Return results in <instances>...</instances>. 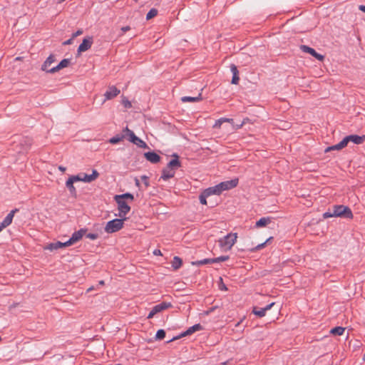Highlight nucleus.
I'll use <instances>...</instances> for the list:
<instances>
[{"mask_svg": "<svg viewBox=\"0 0 365 365\" xmlns=\"http://www.w3.org/2000/svg\"><path fill=\"white\" fill-rule=\"evenodd\" d=\"M140 179H141L143 183L144 184L145 187L147 188L149 186L148 178L145 175H143V176H141Z\"/></svg>", "mask_w": 365, "mask_h": 365, "instance_id": "nucleus-36", "label": "nucleus"}, {"mask_svg": "<svg viewBox=\"0 0 365 365\" xmlns=\"http://www.w3.org/2000/svg\"><path fill=\"white\" fill-rule=\"evenodd\" d=\"M117 196L122 197V199H123L124 200L125 199H129L130 201L133 200V195H131L130 193H125V194H123V195H117Z\"/></svg>", "mask_w": 365, "mask_h": 365, "instance_id": "nucleus-35", "label": "nucleus"}, {"mask_svg": "<svg viewBox=\"0 0 365 365\" xmlns=\"http://www.w3.org/2000/svg\"><path fill=\"white\" fill-rule=\"evenodd\" d=\"M230 70H231V72L232 73L233 76L239 75L238 70H237V66L235 65L232 64L230 66Z\"/></svg>", "mask_w": 365, "mask_h": 365, "instance_id": "nucleus-37", "label": "nucleus"}, {"mask_svg": "<svg viewBox=\"0 0 365 365\" xmlns=\"http://www.w3.org/2000/svg\"><path fill=\"white\" fill-rule=\"evenodd\" d=\"M165 336V331L163 329H159L155 335V339L158 340H162Z\"/></svg>", "mask_w": 365, "mask_h": 365, "instance_id": "nucleus-32", "label": "nucleus"}, {"mask_svg": "<svg viewBox=\"0 0 365 365\" xmlns=\"http://www.w3.org/2000/svg\"><path fill=\"white\" fill-rule=\"evenodd\" d=\"M222 120L223 123H233V119H232V118H222Z\"/></svg>", "mask_w": 365, "mask_h": 365, "instance_id": "nucleus-44", "label": "nucleus"}, {"mask_svg": "<svg viewBox=\"0 0 365 365\" xmlns=\"http://www.w3.org/2000/svg\"><path fill=\"white\" fill-rule=\"evenodd\" d=\"M272 218L270 217H262L256 222L257 227H266L272 222Z\"/></svg>", "mask_w": 365, "mask_h": 365, "instance_id": "nucleus-23", "label": "nucleus"}, {"mask_svg": "<svg viewBox=\"0 0 365 365\" xmlns=\"http://www.w3.org/2000/svg\"><path fill=\"white\" fill-rule=\"evenodd\" d=\"M222 289H225V290H226V289H227V288H226L225 286H223Z\"/></svg>", "mask_w": 365, "mask_h": 365, "instance_id": "nucleus-57", "label": "nucleus"}, {"mask_svg": "<svg viewBox=\"0 0 365 365\" xmlns=\"http://www.w3.org/2000/svg\"><path fill=\"white\" fill-rule=\"evenodd\" d=\"M243 125H244L241 123L239 125H233L232 128H233L234 130H238V129L241 128Z\"/></svg>", "mask_w": 365, "mask_h": 365, "instance_id": "nucleus-45", "label": "nucleus"}, {"mask_svg": "<svg viewBox=\"0 0 365 365\" xmlns=\"http://www.w3.org/2000/svg\"><path fill=\"white\" fill-rule=\"evenodd\" d=\"M237 239V234L233 232H230L222 238H220L218 240V243L222 251L227 252L230 250L233 245L236 243Z\"/></svg>", "mask_w": 365, "mask_h": 365, "instance_id": "nucleus-2", "label": "nucleus"}, {"mask_svg": "<svg viewBox=\"0 0 365 365\" xmlns=\"http://www.w3.org/2000/svg\"><path fill=\"white\" fill-rule=\"evenodd\" d=\"M99 283H100L101 284H104V282H103V281H101Z\"/></svg>", "mask_w": 365, "mask_h": 365, "instance_id": "nucleus-56", "label": "nucleus"}, {"mask_svg": "<svg viewBox=\"0 0 365 365\" xmlns=\"http://www.w3.org/2000/svg\"><path fill=\"white\" fill-rule=\"evenodd\" d=\"M122 103L125 108H130L131 107V103L128 99H123L122 101Z\"/></svg>", "mask_w": 365, "mask_h": 365, "instance_id": "nucleus-40", "label": "nucleus"}, {"mask_svg": "<svg viewBox=\"0 0 365 365\" xmlns=\"http://www.w3.org/2000/svg\"><path fill=\"white\" fill-rule=\"evenodd\" d=\"M135 182L136 186L140 187V181L138 179L135 178Z\"/></svg>", "mask_w": 365, "mask_h": 365, "instance_id": "nucleus-53", "label": "nucleus"}, {"mask_svg": "<svg viewBox=\"0 0 365 365\" xmlns=\"http://www.w3.org/2000/svg\"><path fill=\"white\" fill-rule=\"evenodd\" d=\"M173 159L168 163L167 166L163 170L161 178L167 180L174 177L175 170L181 166L179 161V156L177 154L172 155Z\"/></svg>", "mask_w": 365, "mask_h": 365, "instance_id": "nucleus-1", "label": "nucleus"}, {"mask_svg": "<svg viewBox=\"0 0 365 365\" xmlns=\"http://www.w3.org/2000/svg\"><path fill=\"white\" fill-rule=\"evenodd\" d=\"M5 228V227H3L1 222L0 223V232L4 229Z\"/></svg>", "mask_w": 365, "mask_h": 365, "instance_id": "nucleus-55", "label": "nucleus"}, {"mask_svg": "<svg viewBox=\"0 0 365 365\" xmlns=\"http://www.w3.org/2000/svg\"><path fill=\"white\" fill-rule=\"evenodd\" d=\"M124 138H125V135H122L121 137H119V136H115V137H113L111 138L110 140H109V142L111 143V144H116L119 142H120Z\"/></svg>", "mask_w": 365, "mask_h": 365, "instance_id": "nucleus-31", "label": "nucleus"}, {"mask_svg": "<svg viewBox=\"0 0 365 365\" xmlns=\"http://www.w3.org/2000/svg\"><path fill=\"white\" fill-rule=\"evenodd\" d=\"M78 182V180H76V178L75 175L70 176L69 178L66 182V186L68 189V190L71 195L76 194V189L73 185L74 182Z\"/></svg>", "mask_w": 365, "mask_h": 365, "instance_id": "nucleus-15", "label": "nucleus"}, {"mask_svg": "<svg viewBox=\"0 0 365 365\" xmlns=\"http://www.w3.org/2000/svg\"><path fill=\"white\" fill-rule=\"evenodd\" d=\"M130 29V26H127L122 27L121 31L123 32H126V31H129Z\"/></svg>", "mask_w": 365, "mask_h": 365, "instance_id": "nucleus-47", "label": "nucleus"}, {"mask_svg": "<svg viewBox=\"0 0 365 365\" xmlns=\"http://www.w3.org/2000/svg\"><path fill=\"white\" fill-rule=\"evenodd\" d=\"M274 305V302H272V303L267 305L264 308L259 309V308L255 307H253L252 312L257 317H262L265 316L267 311L271 309Z\"/></svg>", "mask_w": 365, "mask_h": 365, "instance_id": "nucleus-14", "label": "nucleus"}, {"mask_svg": "<svg viewBox=\"0 0 365 365\" xmlns=\"http://www.w3.org/2000/svg\"><path fill=\"white\" fill-rule=\"evenodd\" d=\"M18 211L17 209H15V210H11L8 215L7 216L4 218V220L1 222V224L3 225V227H8L11 222H12V220H13V218H14V214Z\"/></svg>", "mask_w": 365, "mask_h": 365, "instance_id": "nucleus-21", "label": "nucleus"}, {"mask_svg": "<svg viewBox=\"0 0 365 365\" xmlns=\"http://www.w3.org/2000/svg\"><path fill=\"white\" fill-rule=\"evenodd\" d=\"M145 159L151 163H157L160 162L161 158L155 152H148L144 153Z\"/></svg>", "mask_w": 365, "mask_h": 365, "instance_id": "nucleus-19", "label": "nucleus"}, {"mask_svg": "<svg viewBox=\"0 0 365 365\" xmlns=\"http://www.w3.org/2000/svg\"><path fill=\"white\" fill-rule=\"evenodd\" d=\"M222 123H223V122H222V118H220L215 121V124L213 125V128H220Z\"/></svg>", "mask_w": 365, "mask_h": 365, "instance_id": "nucleus-38", "label": "nucleus"}, {"mask_svg": "<svg viewBox=\"0 0 365 365\" xmlns=\"http://www.w3.org/2000/svg\"><path fill=\"white\" fill-rule=\"evenodd\" d=\"M346 145V143H345V141H344V140H342L341 142H339V143L334 145H332V146H330V147H328L325 149V153H327V152H329L331 150H341L343 149L344 148H345Z\"/></svg>", "mask_w": 365, "mask_h": 365, "instance_id": "nucleus-24", "label": "nucleus"}, {"mask_svg": "<svg viewBox=\"0 0 365 365\" xmlns=\"http://www.w3.org/2000/svg\"><path fill=\"white\" fill-rule=\"evenodd\" d=\"M85 233H86V230L83 229H81L77 232H75L72 235L71 237L68 241H66L67 246L69 247V246L73 245L74 243L77 242L78 241H79L83 237V236L84 235Z\"/></svg>", "mask_w": 365, "mask_h": 365, "instance_id": "nucleus-12", "label": "nucleus"}, {"mask_svg": "<svg viewBox=\"0 0 365 365\" xmlns=\"http://www.w3.org/2000/svg\"><path fill=\"white\" fill-rule=\"evenodd\" d=\"M240 81L239 75L233 76L232 79V84H238Z\"/></svg>", "mask_w": 365, "mask_h": 365, "instance_id": "nucleus-39", "label": "nucleus"}, {"mask_svg": "<svg viewBox=\"0 0 365 365\" xmlns=\"http://www.w3.org/2000/svg\"><path fill=\"white\" fill-rule=\"evenodd\" d=\"M135 1H138V0H134Z\"/></svg>", "mask_w": 365, "mask_h": 365, "instance_id": "nucleus-61", "label": "nucleus"}, {"mask_svg": "<svg viewBox=\"0 0 365 365\" xmlns=\"http://www.w3.org/2000/svg\"><path fill=\"white\" fill-rule=\"evenodd\" d=\"M229 259L228 256H222L216 258H212V262L215 263L227 261Z\"/></svg>", "mask_w": 365, "mask_h": 365, "instance_id": "nucleus-34", "label": "nucleus"}, {"mask_svg": "<svg viewBox=\"0 0 365 365\" xmlns=\"http://www.w3.org/2000/svg\"><path fill=\"white\" fill-rule=\"evenodd\" d=\"M238 184V179H233L231 180H227L225 182H222L215 186L210 187L212 193L215 195H220L223 191L229 190L232 188L235 187Z\"/></svg>", "mask_w": 365, "mask_h": 365, "instance_id": "nucleus-3", "label": "nucleus"}, {"mask_svg": "<svg viewBox=\"0 0 365 365\" xmlns=\"http://www.w3.org/2000/svg\"><path fill=\"white\" fill-rule=\"evenodd\" d=\"M75 176L78 182H91L98 178L99 173L96 170H93L91 175L81 173Z\"/></svg>", "mask_w": 365, "mask_h": 365, "instance_id": "nucleus-7", "label": "nucleus"}, {"mask_svg": "<svg viewBox=\"0 0 365 365\" xmlns=\"http://www.w3.org/2000/svg\"><path fill=\"white\" fill-rule=\"evenodd\" d=\"M344 141H345L346 145H347L349 142H352L354 144H361L365 140V135H350L346 137H345L344 139Z\"/></svg>", "mask_w": 365, "mask_h": 365, "instance_id": "nucleus-9", "label": "nucleus"}, {"mask_svg": "<svg viewBox=\"0 0 365 365\" xmlns=\"http://www.w3.org/2000/svg\"><path fill=\"white\" fill-rule=\"evenodd\" d=\"M171 264L173 268L177 270L182 266V260L178 257H174Z\"/></svg>", "mask_w": 365, "mask_h": 365, "instance_id": "nucleus-26", "label": "nucleus"}, {"mask_svg": "<svg viewBox=\"0 0 365 365\" xmlns=\"http://www.w3.org/2000/svg\"><path fill=\"white\" fill-rule=\"evenodd\" d=\"M266 242H264V243H262L260 245H258L257 247H256V250H260L262 249V247H264V245H265Z\"/></svg>", "mask_w": 365, "mask_h": 365, "instance_id": "nucleus-49", "label": "nucleus"}, {"mask_svg": "<svg viewBox=\"0 0 365 365\" xmlns=\"http://www.w3.org/2000/svg\"><path fill=\"white\" fill-rule=\"evenodd\" d=\"M202 329V326L200 324H195L194 326L190 327L187 331H185V332L182 333L179 336L174 337L170 341L175 340V339H180V338H181L182 336L190 335V334H193L194 332L197 331H200Z\"/></svg>", "mask_w": 365, "mask_h": 365, "instance_id": "nucleus-13", "label": "nucleus"}, {"mask_svg": "<svg viewBox=\"0 0 365 365\" xmlns=\"http://www.w3.org/2000/svg\"><path fill=\"white\" fill-rule=\"evenodd\" d=\"M73 38H70L67 41H66L65 42L63 43V45H68V44H71L72 43V41H73Z\"/></svg>", "mask_w": 365, "mask_h": 365, "instance_id": "nucleus-48", "label": "nucleus"}, {"mask_svg": "<svg viewBox=\"0 0 365 365\" xmlns=\"http://www.w3.org/2000/svg\"><path fill=\"white\" fill-rule=\"evenodd\" d=\"M5 228V227H3L1 222L0 223V232L4 229Z\"/></svg>", "mask_w": 365, "mask_h": 365, "instance_id": "nucleus-54", "label": "nucleus"}, {"mask_svg": "<svg viewBox=\"0 0 365 365\" xmlns=\"http://www.w3.org/2000/svg\"><path fill=\"white\" fill-rule=\"evenodd\" d=\"M212 260V259H205L203 260L192 262V264L202 265V264H209V263H214Z\"/></svg>", "mask_w": 365, "mask_h": 365, "instance_id": "nucleus-33", "label": "nucleus"}, {"mask_svg": "<svg viewBox=\"0 0 365 365\" xmlns=\"http://www.w3.org/2000/svg\"><path fill=\"white\" fill-rule=\"evenodd\" d=\"M120 93V90L115 86H110L108 88L107 91L105 93V101L110 100L114 97L117 96Z\"/></svg>", "mask_w": 365, "mask_h": 365, "instance_id": "nucleus-17", "label": "nucleus"}, {"mask_svg": "<svg viewBox=\"0 0 365 365\" xmlns=\"http://www.w3.org/2000/svg\"><path fill=\"white\" fill-rule=\"evenodd\" d=\"M123 133L124 134L123 135H125V138H128V140L130 142L131 140H133V138H135L136 136L133 131H132L127 127L123 130Z\"/></svg>", "mask_w": 365, "mask_h": 365, "instance_id": "nucleus-28", "label": "nucleus"}, {"mask_svg": "<svg viewBox=\"0 0 365 365\" xmlns=\"http://www.w3.org/2000/svg\"><path fill=\"white\" fill-rule=\"evenodd\" d=\"M66 247H68L66 242H55L48 244L46 246L44 247V249L52 252V251L57 250L58 249L64 248Z\"/></svg>", "mask_w": 365, "mask_h": 365, "instance_id": "nucleus-16", "label": "nucleus"}, {"mask_svg": "<svg viewBox=\"0 0 365 365\" xmlns=\"http://www.w3.org/2000/svg\"><path fill=\"white\" fill-rule=\"evenodd\" d=\"M126 218L120 217L114 219L107 222L105 227V231L107 233H113L119 231L123 227L124 221Z\"/></svg>", "mask_w": 365, "mask_h": 365, "instance_id": "nucleus-5", "label": "nucleus"}, {"mask_svg": "<svg viewBox=\"0 0 365 365\" xmlns=\"http://www.w3.org/2000/svg\"><path fill=\"white\" fill-rule=\"evenodd\" d=\"M212 195H215L212 193V190L210 187L206 189L200 195V202L202 205H207V200L206 198Z\"/></svg>", "mask_w": 365, "mask_h": 365, "instance_id": "nucleus-22", "label": "nucleus"}, {"mask_svg": "<svg viewBox=\"0 0 365 365\" xmlns=\"http://www.w3.org/2000/svg\"><path fill=\"white\" fill-rule=\"evenodd\" d=\"M300 49L303 52L309 53L310 55H312V56H314V58H316L317 60H319L320 61H322L324 59V56L323 55L317 53L314 48H312L308 46L302 45L300 46Z\"/></svg>", "mask_w": 365, "mask_h": 365, "instance_id": "nucleus-11", "label": "nucleus"}, {"mask_svg": "<svg viewBox=\"0 0 365 365\" xmlns=\"http://www.w3.org/2000/svg\"><path fill=\"white\" fill-rule=\"evenodd\" d=\"M70 59H63L56 66L52 67L50 70L51 73L58 72V71L68 67L70 65Z\"/></svg>", "mask_w": 365, "mask_h": 365, "instance_id": "nucleus-18", "label": "nucleus"}, {"mask_svg": "<svg viewBox=\"0 0 365 365\" xmlns=\"http://www.w3.org/2000/svg\"><path fill=\"white\" fill-rule=\"evenodd\" d=\"M58 1H59V2H63V1H64L65 0H58Z\"/></svg>", "mask_w": 365, "mask_h": 365, "instance_id": "nucleus-58", "label": "nucleus"}, {"mask_svg": "<svg viewBox=\"0 0 365 365\" xmlns=\"http://www.w3.org/2000/svg\"><path fill=\"white\" fill-rule=\"evenodd\" d=\"M202 100V95L201 93H199V95L197 97H190V96H184L181 98V101L183 103L187 102H198Z\"/></svg>", "mask_w": 365, "mask_h": 365, "instance_id": "nucleus-25", "label": "nucleus"}, {"mask_svg": "<svg viewBox=\"0 0 365 365\" xmlns=\"http://www.w3.org/2000/svg\"><path fill=\"white\" fill-rule=\"evenodd\" d=\"M131 143H133V144L136 145L137 146H138L140 148H148L147 144L137 136H135V138H134L133 140H131Z\"/></svg>", "mask_w": 365, "mask_h": 365, "instance_id": "nucleus-27", "label": "nucleus"}, {"mask_svg": "<svg viewBox=\"0 0 365 365\" xmlns=\"http://www.w3.org/2000/svg\"><path fill=\"white\" fill-rule=\"evenodd\" d=\"M221 365H226V363H225V362H224V363H222Z\"/></svg>", "mask_w": 365, "mask_h": 365, "instance_id": "nucleus-59", "label": "nucleus"}, {"mask_svg": "<svg viewBox=\"0 0 365 365\" xmlns=\"http://www.w3.org/2000/svg\"><path fill=\"white\" fill-rule=\"evenodd\" d=\"M153 255H158V256H161L162 255V252L160 250H155L153 251Z\"/></svg>", "mask_w": 365, "mask_h": 365, "instance_id": "nucleus-46", "label": "nucleus"}, {"mask_svg": "<svg viewBox=\"0 0 365 365\" xmlns=\"http://www.w3.org/2000/svg\"><path fill=\"white\" fill-rule=\"evenodd\" d=\"M249 121H250V119H249V118H245V119L242 120V123L243 125H245L246 123H247V122H249Z\"/></svg>", "mask_w": 365, "mask_h": 365, "instance_id": "nucleus-52", "label": "nucleus"}, {"mask_svg": "<svg viewBox=\"0 0 365 365\" xmlns=\"http://www.w3.org/2000/svg\"><path fill=\"white\" fill-rule=\"evenodd\" d=\"M170 307H172V304L169 302H162L159 304L155 305L153 307L151 311L150 312L148 319L153 318L156 314L161 312L162 311L167 309Z\"/></svg>", "mask_w": 365, "mask_h": 365, "instance_id": "nucleus-8", "label": "nucleus"}, {"mask_svg": "<svg viewBox=\"0 0 365 365\" xmlns=\"http://www.w3.org/2000/svg\"><path fill=\"white\" fill-rule=\"evenodd\" d=\"M114 198L118 204V209L119 211L118 214L116 215L119 217L125 218L124 217L125 215L128 214L130 210V206L127 204L125 200L122 199V197L115 195Z\"/></svg>", "mask_w": 365, "mask_h": 365, "instance_id": "nucleus-6", "label": "nucleus"}, {"mask_svg": "<svg viewBox=\"0 0 365 365\" xmlns=\"http://www.w3.org/2000/svg\"><path fill=\"white\" fill-rule=\"evenodd\" d=\"M58 170L62 171V172H65L66 168L65 167H63L61 165L58 166Z\"/></svg>", "mask_w": 365, "mask_h": 365, "instance_id": "nucleus-50", "label": "nucleus"}, {"mask_svg": "<svg viewBox=\"0 0 365 365\" xmlns=\"http://www.w3.org/2000/svg\"><path fill=\"white\" fill-rule=\"evenodd\" d=\"M323 217L324 219H327L329 217H334V215H332V212L328 211L323 214Z\"/></svg>", "mask_w": 365, "mask_h": 365, "instance_id": "nucleus-41", "label": "nucleus"}, {"mask_svg": "<svg viewBox=\"0 0 365 365\" xmlns=\"http://www.w3.org/2000/svg\"><path fill=\"white\" fill-rule=\"evenodd\" d=\"M364 360H365V354H364Z\"/></svg>", "mask_w": 365, "mask_h": 365, "instance_id": "nucleus-60", "label": "nucleus"}, {"mask_svg": "<svg viewBox=\"0 0 365 365\" xmlns=\"http://www.w3.org/2000/svg\"><path fill=\"white\" fill-rule=\"evenodd\" d=\"M82 34H83V31H82V30H81V29H79V30H78L76 32H75V33H73V34H72V38H76V37H77V36H78L81 35Z\"/></svg>", "mask_w": 365, "mask_h": 365, "instance_id": "nucleus-43", "label": "nucleus"}, {"mask_svg": "<svg viewBox=\"0 0 365 365\" xmlns=\"http://www.w3.org/2000/svg\"><path fill=\"white\" fill-rule=\"evenodd\" d=\"M345 329L341 327H334L331 329L330 333L336 335V336H341L344 334Z\"/></svg>", "mask_w": 365, "mask_h": 365, "instance_id": "nucleus-29", "label": "nucleus"}, {"mask_svg": "<svg viewBox=\"0 0 365 365\" xmlns=\"http://www.w3.org/2000/svg\"><path fill=\"white\" fill-rule=\"evenodd\" d=\"M359 9L364 12H365V6L364 5H360L359 6Z\"/></svg>", "mask_w": 365, "mask_h": 365, "instance_id": "nucleus-51", "label": "nucleus"}, {"mask_svg": "<svg viewBox=\"0 0 365 365\" xmlns=\"http://www.w3.org/2000/svg\"><path fill=\"white\" fill-rule=\"evenodd\" d=\"M332 215H334V217L353 218V214L351 209L347 206L341 205H334L333 207Z\"/></svg>", "mask_w": 365, "mask_h": 365, "instance_id": "nucleus-4", "label": "nucleus"}, {"mask_svg": "<svg viewBox=\"0 0 365 365\" xmlns=\"http://www.w3.org/2000/svg\"><path fill=\"white\" fill-rule=\"evenodd\" d=\"M86 237L91 240H96L98 238V235L93 233H89L86 235Z\"/></svg>", "mask_w": 365, "mask_h": 365, "instance_id": "nucleus-42", "label": "nucleus"}, {"mask_svg": "<svg viewBox=\"0 0 365 365\" xmlns=\"http://www.w3.org/2000/svg\"><path fill=\"white\" fill-rule=\"evenodd\" d=\"M93 44V38L91 36H87L83 38L82 43L79 45L78 48V53H82L88 50Z\"/></svg>", "mask_w": 365, "mask_h": 365, "instance_id": "nucleus-10", "label": "nucleus"}, {"mask_svg": "<svg viewBox=\"0 0 365 365\" xmlns=\"http://www.w3.org/2000/svg\"><path fill=\"white\" fill-rule=\"evenodd\" d=\"M158 14V10L155 9H152L149 11V12L147 14L146 19L150 20L152 18L156 16Z\"/></svg>", "mask_w": 365, "mask_h": 365, "instance_id": "nucleus-30", "label": "nucleus"}, {"mask_svg": "<svg viewBox=\"0 0 365 365\" xmlns=\"http://www.w3.org/2000/svg\"><path fill=\"white\" fill-rule=\"evenodd\" d=\"M55 56L53 55H50L44 61L43 64L42 65L41 69L43 71L50 73V70L51 68V66L53 63L55 62Z\"/></svg>", "mask_w": 365, "mask_h": 365, "instance_id": "nucleus-20", "label": "nucleus"}]
</instances>
